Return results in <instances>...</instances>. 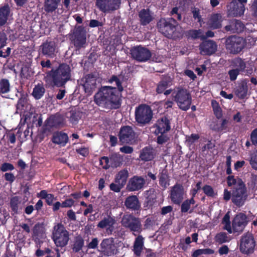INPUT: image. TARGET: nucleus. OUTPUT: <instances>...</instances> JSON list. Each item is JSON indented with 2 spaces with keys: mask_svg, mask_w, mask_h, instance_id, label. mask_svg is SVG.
<instances>
[{
  "mask_svg": "<svg viewBox=\"0 0 257 257\" xmlns=\"http://www.w3.org/2000/svg\"><path fill=\"white\" fill-rule=\"evenodd\" d=\"M248 220L246 215L240 212L236 214L232 221L231 233L241 234L247 224Z\"/></svg>",
  "mask_w": 257,
  "mask_h": 257,
  "instance_id": "2eb2a0df",
  "label": "nucleus"
},
{
  "mask_svg": "<svg viewBox=\"0 0 257 257\" xmlns=\"http://www.w3.org/2000/svg\"><path fill=\"white\" fill-rule=\"evenodd\" d=\"M192 13L193 14V17L195 19L197 20L198 22H200L201 21V16L200 15V11L196 8L192 9Z\"/></svg>",
  "mask_w": 257,
  "mask_h": 257,
  "instance_id": "0e129e2a",
  "label": "nucleus"
},
{
  "mask_svg": "<svg viewBox=\"0 0 257 257\" xmlns=\"http://www.w3.org/2000/svg\"><path fill=\"white\" fill-rule=\"evenodd\" d=\"M245 40L241 37L231 36L225 41L226 49L233 54L239 53L245 46Z\"/></svg>",
  "mask_w": 257,
  "mask_h": 257,
  "instance_id": "9d476101",
  "label": "nucleus"
},
{
  "mask_svg": "<svg viewBox=\"0 0 257 257\" xmlns=\"http://www.w3.org/2000/svg\"><path fill=\"white\" fill-rule=\"evenodd\" d=\"M53 239L57 246H66L69 240V234L61 223L54 226L53 231Z\"/></svg>",
  "mask_w": 257,
  "mask_h": 257,
  "instance_id": "423d86ee",
  "label": "nucleus"
},
{
  "mask_svg": "<svg viewBox=\"0 0 257 257\" xmlns=\"http://www.w3.org/2000/svg\"><path fill=\"white\" fill-rule=\"evenodd\" d=\"M229 212H227L224 216L222 223L224 224L223 229L226 230L228 233H231V225L230 221Z\"/></svg>",
  "mask_w": 257,
  "mask_h": 257,
  "instance_id": "a18cd8bd",
  "label": "nucleus"
},
{
  "mask_svg": "<svg viewBox=\"0 0 257 257\" xmlns=\"http://www.w3.org/2000/svg\"><path fill=\"white\" fill-rule=\"evenodd\" d=\"M123 157L117 154H112L109 158L102 157L100 159L99 163L100 165H103V161H105V165L103 168L106 170L109 167L117 168L120 167L123 162Z\"/></svg>",
  "mask_w": 257,
  "mask_h": 257,
  "instance_id": "dca6fc26",
  "label": "nucleus"
},
{
  "mask_svg": "<svg viewBox=\"0 0 257 257\" xmlns=\"http://www.w3.org/2000/svg\"><path fill=\"white\" fill-rule=\"evenodd\" d=\"M54 85L60 87H63L71 79V69L66 63H61L56 69H52L47 73Z\"/></svg>",
  "mask_w": 257,
  "mask_h": 257,
  "instance_id": "7ed1b4c3",
  "label": "nucleus"
},
{
  "mask_svg": "<svg viewBox=\"0 0 257 257\" xmlns=\"http://www.w3.org/2000/svg\"><path fill=\"white\" fill-rule=\"evenodd\" d=\"M248 87L246 80L242 81L235 90V94L241 99L244 98L247 95Z\"/></svg>",
  "mask_w": 257,
  "mask_h": 257,
  "instance_id": "4c0bfd02",
  "label": "nucleus"
},
{
  "mask_svg": "<svg viewBox=\"0 0 257 257\" xmlns=\"http://www.w3.org/2000/svg\"><path fill=\"white\" fill-rule=\"evenodd\" d=\"M249 189L255 191L257 190V175L251 174L250 179L247 183Z\"/></svg>",
  "mask_w": 257,
  "mask_h": 257,
  "instance_id": "de8ad7c7",
  "label": "nucleus"
},
{
  "mask_svg": "<svg viewBox=\"0 0 257 257\" xmlns=\"http://www.w3.org/2000/svg\"><path fill=\"white\" fill-rule=\"evenodd\" d=\"M70 113V121L73 124L77 123L82 115V112L78 110H73Z\"/></svg>",
  "mask_w": 257,
  "mask_h": 257,
  "instance_id": "09e8293b",
  "label": "nucleus"
},
{
  "mask_svg": "<svg viewBox=\"0 0 257 257\" xmlns=\"http://www.w3.org/2000/svg\"><path fill=\"white\" fill-rule=\"evenodd\" d=\"M45 92V89L42 84H38L36 85L33 89L32 95L36 99H40L44 95Z\"/></svg>",
  "mask_w": 257,
  "mask_h": 257,
  "instance_id": "79ce46f5",
  "label": "nucleus"
},
{
  "mask_svg": "<svg viewBox=\"0 0 257 257\" xmlns=\"http://www.w3.org/2000/svg\"><path fill=\"white\" fill-rule=\"evenodd\" d=\"M172 96L180 109L187 110L189 108L191 104V97L186 89L177 88L172 93Z\"/></svg>",
  "mask_w": 257,
  "mask_h": 257,
  "instance_id": "39448f33",
  "label": "nucleus"
},
{
  "mask_svg": "<svg viewBox=\"0 0 257 257\" xmlns=\"http://www.w3.org/2000/svg\"><path fill=\"white\" fill-rule=\"evenodd\" d=\"M139 20L142 26L149 24L154 20L153 13L149 9H142L138 13Z\"/></svg>",
  "mask_w": 257,
  "mask_h": 257,
  "instance_id": "b1692460",
  "label": "nucleus"
},
{
  "mask_svg": "<svg viewBox=\"0 0 257 257\" xmlns=\"http://www.w3.org/2000/svg\"><path fill=\"white\" fill-rule=\"evenodd\" d=\"M244 28L245 26L241 21L233 19L230 20L229 24L224 27V30L231 33H239L243 32Z\"/></svg>",
  "mask_w": 257,
  "mask_h": 257,
  "instance_id": "393cba45",
  "label": "nucleus"
},
{
  "mask_svg": "<svg viewBox=\"0 0 257 257\" xmlns=\"http://www.w3.org/2000/svg\"><path fill=\"white\" fill-rule=\"evenodd\" d=\"M128 177V171L126 169L120 170L116 175L115 178V182L119 183L124 186L126 184L127 179Z\"/></svg>",
  "mask_w": 257,
  "mask_h": 257,
  "instance_id": "ea45409f",
  "label": "nucleus"
},
{
  "mask_svg": "<svg viewBox=\"0 0 257 257\" xmlns=\"http://www.w3.org/2000/svg\"><path fill=\"white\" fill-rule=\"evenodd\" d=\"M14 169V166L13 164L9 163H4L1 167V170L3 172L12 171Z\"/></svg>",
  "mask_w": 257,
  "mask_h": 257,
  "instance_id": "052dcab7",
  "label": "nucleus"
},
{
  "mask_svg": "<svg viewBox=\"0 0 257 257\" xmlns=\"http://www.w3.org/2000/svg\"><path fill=\"white\" fill-rule=\"evenodd\" d=\"M155 155V150L150 147H147L141 151L140 158L143 161H149L152 160Z\"/></svg>",
  "mask_w": 257,
  "mask_h": 257,
  "instance_id": "c756f323",
  "label": "nucleus"
},
{
  "mask_svg": "<svg viewBox=\"0 0 257 257\" xmlns=\"http://www.w3.org/2000/svg\"><path fill=\"white\" fill-rule=\"evenodd\" d=\"M184 193L183 187L180 184H176L174 186L170 193L171 201L176 204H180L183 199Z\"/></svg>",
  "mask_w": 257,
  "mask_h": 257,
  "instance_id": "4be33fe9",
  "label": "nucleus"
},
{
  "mask_svg": "<svg viewBox=\"0 0 257 257\" xmlns=\"http://www.w3.org/2000/svg\"><path fill=\"white\" fill-rule=\"evenodd\" d=\"M202 31L201 30H191L187 32V36L192 39H197L201 37Z\"/></svg>",
  "mask_w": 257,
  "mask_h": 257,
  "instance_id": "603ef678",
  "label": "nucleus"
},
{
  "mask_svg": "<svg viewBox=\"0 0 257 257\" xmlns=\"http://www.w3.org/2000/svg\"><path fill=\"white\" fill-rule=\"evenodd\" d=\"M145 184V180L143 178L135 176L130 179L127 188L131 191H137L141 189Z\"/></svg>",
  "mask_w": 257,
  "mask_h": 257,
  "instance_id": "a878e982",
  "label": "nucleus"
},
{
  "mask_svg": "<svg viewBox=\"0 0 257 257\" xmlns=\"http://www.w3.org/2000/svg\"><path fill=\"white\" fill-rule=\"evenodd\" d=\"M10 13V8L8 6L0 8V27L7 23Z\"/></svg>",
  "mask_w": 257,
  "mask_h": 257,
  "instance_id": "e433bc0d",
  "label": "nucleus"
},
{
  "mask_svg": "<svg viewBox=\"0 0 257 257\" xmlns=\"http://www.w3.org/2000/svg\"><path fill=\"white\" fill-rule=\"evenodd\" d=\"M248 197L246 187L242 180H239L231 192V201L237 206H242Z\"/></svg>",
  "mask_w": 257,
  "mask_h": 257,
  "instance_id": "20e7f679",
  "label": "nucleus"
},
{
  "mask_svg": "<svg viewBox=\"0 0 257 257\" xmlns=\"http://www.w3.org/2000/svg\"><path fill=\"white\" fill-rule=\"evenodd\" d=\"M195 203V201L193 198L192 197L190 199H187L185 200L181 204V211L182 213H186L188 211L189 213H191L193 212V209H190L191 205H194Z\"/></svg>",
  "mask_w": 257,
  "mask_h": 257,
  "instance_id": "a19ab883",
  "label": "nucleus"
},
{
  "mask_svg": "<svg viewBox=\"0 0 257 257\" xmlns=\"http://www.w3.org/2000/svg\"><path fill=\"white\" fill-rule=\"evenodd\" d=\"M109 82H115L117 87L105 86L101 87L94 95V102L104 111L118 108L121 105V92L123 90L120 78L113 75Z\"/></svg>",
  "mask_w": 257,
  "mask_h": 257,
  "instance_id": "f257e3e1",
  "label": "nucleus"
},
{
  "mask_svg": "<svg viewBox=\"0 0 257 257\" xmlns=\"http://www.w3.org/2000/svg\"><path fill=\"white\" fill-rule=\"evenodd\" d=\"M215 147L214 143H212L211 141H208L207 144L202 148L201 150L202 152H204L207 150H210Z\"/></svg>",
  "mask_w": 257,
  "mask_h": 257,
  "instance_id": "338daca9",
  "label": "nucleus"
},
{
  "mask_svg": "<svg viewBox=\"0 0 257 257\" xmlns=\"http://www.w3.org/2000/svg\"><path fill=\"white\" fill-rule=\"evenodd\" d=\"M223 19L219 14H214L210 17L207 25L212 29H216L221 27V23Z\"/></svg>",
  "mask_w": 257,
  "mask_h": 257,
  "instance_id": "cd10ccee",
  "label": "nucleus"
},
{
  "mask_svg": "<svg viewBox=\"0 0 257 257\" xmlns=\"http://www.w3.org/2000/svg\"><path fill=\"white\" fill-rule=\"evenodd\" d=\"M10 83L9 80L2 79L0 80V94H6L10 91Z\"/></svg>",
  "mask_w": 257,
  "mask_h": 257,
  "instance_id": "c03bdc74",
  "label": "nucleus"
},
{
  "mask_svg": "<svg viewBox=\"0 0 257 257\" xmlns=\"http://www.w3.org/2000/svg\"><path fill=\"white\" fill-rule=\"evenodd\" d=\"M61 0H46L44 3V10L47 13H52L58 8Z\"/></svg>",
  "mask_w": 257,
  "mask_h": 257,
  "instance_id": "c9c22d12",
  "label": "nucleus"
},
{
  "mask_svg": "<svg viewBox=\"0 0 257 257\" xmlns=\"http://www.w3.org/2000/svg\"><path fill=\"white\" fill-rule=\"evenodd\" d=\"M63 118L60 115H55L50 116L46 121V125L49 127H57L63 123Z\"/></svg>",
  "mask_w": 257,
  "mask_h": 257,
  "instance_id": "c85d7f7f",
  "label": "nucleus"
},
{
  "mask_svg": "<svg viewBox=\"0 0 257 257\" xmlns=\"http://www.w3.org/2000/svg\"><path fill=\"white\" fill-rule=\"evenodd\" d=\"M121 0H96L95 5L104 13H110L120 8Z\"/></svg>",
  "mask_w": 257,
  "mask_h": 257,
  "instance_id": "4468645a",
  "label": "nucleus"
},
{
  "mask_svg": "<svg viewBox=\"0 0 257 257\" xmlns=\"http://www.w3.org/2000/svg\"><path fill=\"white\" fill-rule=\"evenodd\" d=\"M144 238L139 235L135 240L133 245V251L137 256H140L144 247Z\"/></svg>",
  "mask_w": 257,
  "mask_h": 257,
  "instance_id": "7c9ffc66",
  "label": "nucleus"
},
{
  "mask_svg": "<svg viewBox=\"0 0 257 257\" xmlns=\"http://www.w3.org/2000/svg\"><path fill=\"white\" fill-rule=\"evenodd\" d=\"M32 230L33 237H35V241L45 237V229L42 224L40 223L36 224Z\"/></svg>",
  "mask_w": 257,
  "mask_h": 257,
  "instance_id": "473e14b6",
  "label": "nucleus"
},
{
  "mask_svg": "<svg viewBox=\"0 0 257 257\" xmlns=\"http://www.w3.org/2000/svg\"><path fill=\"white\" fill-rule=\"evenodd\" d=\"M167 180V175L165 173H164L163 172H162L160 174V176L159 178V182L160 185L164 187V188L167 187V185L168 184Z\"/></svg>",
  "mask_w": 257,
  "mask_h": 257,
  "instance_id": "4d7b16f0",
  "label": "nucleus"
},
{
  "mask_svg": "<svg viewBox=\"0 0 257 257\" xmlns=\"http://www.w3.org/2000/svg\"><path fill=\"white\" fill-rule=\"evenodd\" d=\"M214 253V251L209 248L198 249L196 250L192 254L193 257H198L199 255L203 254H210Z\"/></svg>",
  "mask_w": 257,
  "mask_h": 257,
  "instance_id": "3c124183",
  "label": "nucleus"
},
{
  "mask_svg": "<svg viewBox=\"0 0 257 257\" xmlns=\"http://www.w3.org/2000/svg\"><path fill=\"white\" fill-rule=\"evenodd\" d=\"M204 193L208 196L214 197L216 195L212 187L208 185H205L203 188Z\"/></svg>",
  "mask_w": 257,
  "mask_h": 257,
  "instance_id": "864d4df0",
  "label": "nucleus"
},
{
  "mask_svg": "<svg viewBox=\"0 0 257 257\" xmlns=\"http://www.w3.org/2000/svg\"><path fill=\"white\" fill-rule=\"evenodd\" d=\"M212 105L213 107V109L214 111V113L217 118H220L221 117L222 110L221 108L218 105V103L215 100L212 101Z\"/></svg>",
  "mask_w": 257,
  "mask_h": 257,
  "instance_id": "8fccbe9b",
  "label": "nucleus"
},
{
  "mask_svg": "<svg viewBox=\"0 0 257 257\" xmlns=\"http://www.w3.org/2000/svg\"><path fill=\"white\" fill-rule=\"evenodd\" d=\"M155 127H156L155 131L156 134L165 133L170 130V121L166 116L163 117L158 121Z\"/></svg>",
  "mask_w": 257,
  "mask_h": 257,
  "instance_id": "bb28decb",
  "label": "nucleus"
},
{
  "mask_svg": "<svg viewBox=\"0 0 257 257\" xmlns=\"http://www.w3.org/2000/svg\"><path fill=\"white\" fill-rule=\"evenodd\" d=\"M250 11L252 17L257 20V0H254L250 7Z\"/></svg>",
  "mask_w": 257,
  "mask_h": 257,
  "instance_id": "5fc2aeb1",
  "label": "nucleus"
},
{
  "mask_svg": "<svg viewBox=\"0 0 257 257\" xmlns=\"http://www.w3.org/2000/svg\"><path fill=\"white\" fill-rule=\"evenodd\" d=\"M99 251L104 256H110L116 254L118 252V249L114 239L109 237L102 240Z\"/></svg>",
  "mask_w": 257,
  "mask_h": 257,
  "instance_id": "f8f14e48",
  "label": "nucleus"
},
{
  "mask_svg": "<svg viewBox=\"0 0 257 257\" xmlns=\"http://www.w3.org/2000/svg\"><path fill=\"white\" fill-rule=\"evenodd\" d=\"M84 244V240L80 235H77L74 238L73 243L71 245L73 252L77 253L81 250Z\"/></svg>",
  "mask_w": 257,
  "mask_h": 257,
  "instance_id": "72a5a7b5",
  "label": "nucleus"
},
{
  "mask_svg": "<svg viewBox=\"0 0 257 257\" xmlns=\"http://www.w3.org/2000/svg\"><path fill=\"white\" fill-rule=\"evenodd\" d=\"M239 180H242L239 178L235 179L234 177L232 175L229 176L227 178V184L229 186L234 185V187H236Z\"/></svg>",
  "mask_w": 257,
  "mask_h": 257,
  "instance_id": "13d9d810",
  "label": "nucleus"
},
{
  "mask_svg": "<svg viewBox=\"0 0 257 257\" xmlns=\"http://www.w3.org/2000/svg\"><path fill=\"white\" fill-rule=\"evenodd\" d=\"M228 17H238L243 15L245 8L239 6L236 0H232L226 6Z\"/></svg>",
  "mask_w": 257,
  "mask_h": 257,
  "instance_id": "aec40b11",
  "label": "nucleus"
},
{
  "mask_svg": "<svg viewBox=\"0 0 257 257\" xmlns=\"http://www.w3.org/2000/svg\"><path fill=\"white\" fill-rule=\"evenodd\" d=\"M21 201L18 196H15L11 198L10 201L11 207L15 213H18L19 205Z\"/></svg>",
  "mask_w": 257,
  "mask_h": 257,
  "instance_id": "49530a36",
  "label": "nucleus"
},
{
  "mask_svg": "<svg viewBox=\"0 0 257 257\" xmlns=\"http://www.w3.org/2000/svg\"><path fill=\"white\" fill-rule=\"evenodd\" d=\"M250 163L252 168L257 170V151L252 155L250 160Z\"/></svg>",
  "mask_w": 257,
  "mask_h": 257,
  "instance_id": "69168bd1",
  "label": "nucleus"
},
{
  "mask_svg": "<svg viewBox=\"0 0 257 257\" xmlns=\"http://www.w3.org/2000/svg\"><path fill=\"white\" fill-rule=\"evenodd\" d=\"M70 39L77 50L85 47L86 43V31L82 26L76 27L70 35Z\"/></svg>",
  "mask_w": 257,
  "mask_h": 257,
  "instance_id": "6e6552de",
  "label": "nucleus"
},
{
  "mask_svg": "<svg viewBox=\"0 0 257 257\" xmlns=\"http://www.w3.org/2000/svg\"><path fill=\"white\" fill-rule=\"evenodd\" d=\"M136 133L132 126L126 125L121 127L118 137L122 144H132L135 141Z\"/></svg>",
  "mask_w": 257,
  "mask_h": 257,
  "instance_id": "a211bd4d",
  "label": "nucleus"
},
{
  "mask_svg": "<svg viewBox=\"0 0 257 257\" xmlns=\"http://www.w3.org/2000/svg\"><path fill=\"white\" fill-rule=\"evenodd\" d=\"M122 226L131 231L140 233L142 231V225L139 218L131 214H124L121 219Z\"/></svg>",
  "mask_w": 257,
  "mask_h": 257,
  "instance_id": "0eeeda50",
  "label": "nucleus"
},
{
  "mask_svg": "<svg viewBox=\"0 0 257 257\" xmlns=\"http://www.w3.org/2000/svg\"><path fill=\"white\" fill-rule=\"evenodd\" d=\"M52 141L55 144L64 146L68 141V137L65 133H57L54 134Z\"/></svg>",
  "mask_w": 257,
  "mask_h": 257,
  "instance_id": "f704fd0d",
  "label": "nucleus"
},
{
  "mask_svg": "<svg viewBox=\"0 0 257 257\" xmlns=\"http://www.w3.org/2000/svg\"><path fill=\"white\" fill-rule=\"evenodd\" d=\"M250 140L253 145H257V128L251 133Z\"/></svg>",
  "mask_w": 257,
  "mask_h": 257,
  "instance_id": "774afa93",
  "label": "nucleus"
},
{
  "mask_svg": "<svg viewBox=\"0 0 257 257\" xmlns=\"http://www.w3.org/2000/svg\"><path fill=\"white\" fill-rule=\"evenodd\" d=\"M124 205L127 209L133 210H138L140 207L139 199L135 195L127 197L124 201Z\"/></svg>",
  "mask_w": 257,
  "mask_h": 257,
  "instance_id": "2f4dec72",
  "label": "nucleus"
},
{
  "mask_svg": "<svg viewBox=\"0 0 257 257\" xmlns=\"http://www.w3.org/2000/svg\"><path fill=\"white\" fill-rule=\"evenodd\" d=\"M85 92L91 94L96 88V77L94 75L89 74L81 79Z\"/></svg>",
  "mask_w": 257,
  "mask_h": 257,
  "instance_id": "412c9836",
  "label": "nucleus"
},
{
  "mask_svg": "<svg viewBox=\"0 0 257 257\" xmlns=\"http://www.w3.org/2000/svg\"><path fill=\"white\" fill-rule=\"evenodd\" d=\"M239 70L236 69H234L230 70L228 71V74L229 75V78L230 80L234 81L236 80L237 76L239 73Z\"/></svg>",
  "mask_w": 257,
  "mask_h": 257,
  "instance_id": "680f3d73",
  "label": "nucleus"
},
{
  "mask_svg": "<svg viewBox=\"0 0 257 257\" xmlns=\"http://www.w3.org/2000/svg\"><path fill=\"white\" fill-rule=\"evenodd\" d=\"M234 64L237 67L236 69L239 71H243L246 67L245 62L241 58H237L234 60Z\"/></svg>",
  "mask_w": 257,
  "mask_h": 257,
  "instance_id": "6e6d98bb",
  "label": "nucleus"
},
{
  "mask_svg": "<svg viewBox=\"0 0 257 257\" xmlns=\"http://www.w3.org/2000/svg\"><path fill=\"white\" fill-rule=\"evenodd\" d=\"M172 79L169 76L164 77L162 80L159 82L157 88L158 93H162L166 88L171 84Z\"/></svg>",
  "mask_w": 257,
  "mask_h": 257,
  "instance_id": "58836bf2",
  "label": "nucleus"
},
{
  "mask_svg": "<svg viewBox=\"0 0 257 257\" xmlns=\"http://www.w3.org/2000/svg\"><path fill=\"white\" fill-rule=\"evenodd\" d=\"M153 117L151 108L146 104H141L136 108L135 119L141 124L149 123Z\"/></svg>",
  "mask_w": 257,
  "mask_h": 257,
  "instance_id": "1a4fd4ad",
  "label": "nucleus"
},
{
  "mask_svg": "<svg viewBox=\"0 0 257 257\" xmlns=\"http://www.w3.org/2000/svg\"><path fill=\"white\" fill-rule=\"evenodd\" d=\"M116 221L114 217L109 215L104 217L101 220L97 225V228L106 229V232L108 235L112 234L114 230V225L116 224Z\"/></svg>",
  "mask_w": 257,
  "mask_h": 257,
  "instance_id": "6ab92c4d",
  "label": "nucleus"
},
{
  "mask_svg": "<svg viewBox=\"0 0 257 257\" xmlns=\"http://www.w3.org/2000/svg\"><path fill=\"white\" fill-rule=\"evenodd\" d=\"M123 185L119 183H112L110 185V189L111 190L116 192H119L121 189L123 187Z\"/></svg>",
  "mask_w": 257,
  "mask_h": 257,
  "instance_id": "bf43d9fd",
  "label": "nucleus"
},
{
  "mask_svg": "<svg viewBox=\"0 0 257 257\" xmlns=\"http://www.w3.org/2000/svg\"><path fill=\"white\" fill-rule=\"evenodd\" d=\"M130 54L133 59L141 62L149 60L152 56L151 51L141 45L132 47L130 50Z\"/></svg>",
  "mask_w": 257,
  "mask_h": 257,
  "instance_id": "ddd939ff",
  "label": "nucleus"
},
{
  "mask_svg": "<svg viewBox=\"0 0 257 257\" xmlns=\"http://www.w3.org/2000/svg\"><path fill=\"white\" fill-rule=\"evenodd\" d=\"M40 50L43 55L50 58L56 57L58 52L57 46L55 41L47 40L40 47Z\"/></svg>",
  "mask_w": 257,
  "mask_h": 257,
  "instance_id": "f3484780",
  "label": "nucleus"
},
{
  "mask_svg": "<svg viewBox=\"0 0 257 257\" xmlns=\"http://www.w3.org/2000/svg\"><path fill=\"white\" fill-rule=\"evenodd\" d=\"M230 239V237L228 236L226 233L223 232L217 233L214 237L215 241L218 244L228 242Z\"/></svg>",
  "mask_w": 257,
  "mask_h": 257,
  "instance_id": "37998d69",
  "label": "nucleus"
},
{
  "mask_svg": "<svg viewBox=\"0 0 257 257\" xmlns=\"http://www.w3.org/2000/svg\"><path fill=\"white\" fill-rule=\"evenodd\" d=\"M178 7L173 8L170 12V18L161 19L157 23V26L159 31L168 38L171 37L179 25L175 19L179 21H182V16L179 12Z\"/></svg>",
  "mask_w": 257,
  "mask_h": 257,
  "instance_id": "f03ea898",
  "label": "nucleus"
},
{
  "mask_svg": "<svg viewBox=\"0 0 257 257\" xmlns=\"http://www.w3.org/2000/svg\"><path fill=\"white\" fill-rule=\"evenodd\" d=\"M217 47L214 41L210 40L204 41L199 45L200 54L202 55H210L216 52Z\"/></svg>",
  "mask_w": 257,
  "mask_h": 257,
  "instance_id": "5701e85b",
  "label": "nucleus"
},
{
  "mask_svg": "<svg viewBox=\"0 0 257 257\" xmlns=\"http://www.w3.org/2000/svg\"><path fill=\"white\" fill-rule=\"evenodd\" d=\"M255 241L253 235L249 232L244 234L240 238L239 250L245 254L252 253L254 249Z\"/></svg>",
  "mask_w": 257,
  "mask_h": 257,
  "instance_id": "9b49d317",
  "label": "nucleus"
},
{
  "mask_svg": "<svg viewBox=\"0 0 257 257\" xmlns=\"http://www.w3.org/2000/svg\"><path fill=\"white\" fill-rule=\"evenodd\" d=\"M161 135L158 137L157 142L159 144L165 143L169 140V137L165 133H160Z\"/></svg>",
  "mask_w": 257,
  "mask_h": 257,
  "instance_id": "e2e57ef3",
  "label": "nucleus"
}]
</instances>
